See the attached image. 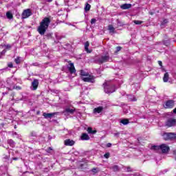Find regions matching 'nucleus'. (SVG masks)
I'll list each match as a JSON object with an SVG mask.
<instances>
[{
	"label": "nucleus",
	"mask_w": 176,
	"mask_h": 176,
	"mask_svg": "<svg viewBox=\"0 0 176 176\" xmlns=\"http://www.w3.org/2000/svg\"><path fill=\"white\" fill-rule=\"evenodd\" d=\"M17 157H14V158H13V160H17Z\"/></svg>",
	"instance_id": "obj_48"
},
{
	"label": "nucleus",
	"mask_w": 176,
	"mask_h": 176,
	"mask_svg": "<svg viewBox=\"0 0 176 176\" xmlns=\"http://www.w3.org/2000/svg\"><path fill=\"white\" fill-rule=\"evenodd\" d=\"M37 115H39V111H37Z\"/></svg>",
	"instance_id": "obj_49"
},
{
	"label": "nucleus",
	"mask_w": 176,
	"mask_h": 176,
	"mask_svg": "<svg viewBox=\"0 0 176 176\" xmlns=\"http://www.w3.org/2000/svg\"><path fill=\"white\" fill-rule=\"evenodd\" d=\"M91 173H93V174H97V173H98L99 170L98 168H93L91 170Z\"/></svg>",
	"instance_id": "obj_29"
},
{
	"label": "nucleus",
	"mask_w": 176,
	"mask_h": 176,
	"mask_svg": "<svg viewBox=\"0 0 176 176\" xmlns=\"http://www.w3.org/2000/svg\"><path fill=\"white\" fill-rule=\"evenodd\" d=\"M108 30L110 34H115V28H113V25H109Z\"/></svg>",
	"instance_id": "obj_20"
},
{
	"label": "nucleus",
	"mask_w": 176,
	"mask_h": 176,
	"mask_svg": "<svg viewBox=\"0 0 176 176\" xmlns=\"http://www.w3.org/2000/svg\"><path fill=\"white\" fill-rule=\"evenodd\" d=\"M109 156H111V153H106L104 155V157H105V159H109Z\"/></svg>",
	"instance_id": "obj_32"
},
{
	"label": "nucleus",
	"mask_w": 176,
	"mask_h": 176,
	"mask_svg": "<svg viewBox=\"0 0 176 176\" xmlns=\"http://www.w3.org/2000/svg\"><path fill=\"white\" fill-rule=\"evenodd\" d=\"M158 64L160 67H163V63L162 61L159 60Z\"/></svg>",
	"instance_id": "obj_41"
},
{
	"label": "nucleus",
	"mask_w": 176,
	"mask_h": 176,
	"mask_svg": "<svg viewBox=\"0 0 176 176\" xmlns=\"http://www.w3.org/2000/svg\"><path fill=\"white\" fill-rule=\"evenodd\" d=\"M65 146H74L75 145V141L71 139H67L64 141Z\"/></svg>",
	"instance_id": "obj_12"
},
{
	"label": "nucleus",
	"mask_w": 176,
	"mask_h": 176,
	"mask_svg": "<svg viewBox=\"0 0 176 176\" xmlns=\"http://www.w3.org/2000/svg\"><path fill=\"white\" fill-rule=\"evenodd\" d=\"M103 109H104V107H98L94 109V112L95 113H101V112H102Z\"/></svg>",
	"instance_id": "obj_16"
},
{
	"label": "nucleus",
	"mask_w": 176,
	"mask_h": 176,
	"mask_svg": "<svg viewBox=\"0 0 176 176\" xmlns=\"http://www.w3.org/2000/svg\"><path fill=\"white\" fill-rule=\"evenodd\" d=\"M168 79H170V75L168 74V72H166L164 75L163 80L165 83H167V82H168Z\"/></svg>",
	"instance_id": "obj_17"
},
{
	"label": "nucleus",
	"mask_w": 176,
	"mask_h": 176,
	"mask_svg": "<svg viewBox=\"0 0 176 176\" xmlns=\"http://www.w3.org/2000/svg\"><path fill=\"white\" fill-rule=\"evenodd\" d=\"M80 140H82V141H89L90 136H89L87 133H83L80 136Z\"/></svg>",
	"instance_id": "obj_14"
},
{
	"label": "nucleus",
	"mask_w": 176,
	"mask_h": 176,
	"mask_svg": "<svg viewBox=\"0 0 176 176\" xmlns=\"http://www.w3.org/2000/svg\"><path fill=\"white\" fill-rule=\"evenodd\" d=\"M120 8L123 10H126L130 9L131 8V4H130V3H124V4H122V6H120Z\"/></svg>",
	"instance_id": "obj_15"
},
{
	"label": "nucleus",
	"mask_w": 176,
	"mask_h": 176,
	"mask_svg": "<svg viewBox=\"0 0 176 176\" xmlns=\"http://www.w3.org/2000/svg\"><path fill=\"white\" fill-rule=\"evenodd\" d=\"M81 79L83 80V82H87L88 83H94L96 82L94 80V76L90 74H87V76L85 77H81Z\"/></svg>",
	"instance_id": "obj_5"
},
{
	"label": "nucleus",
	"mask_w": 176,
	"mask_h": 176,
	"mask_svg": "<svg viewBox=\"0 0 176 176\" xmlns=\"http://www.w3.org/2000/svg\"><path fill=\"white\" fill-rule=\"evenodd\" d=\"M6 17L8 20H12L13 19V14L10 11H8L6 12Z\"/></svg>",
	"instance_id": "obj_21"
},
{
	"label": "nucleus",
	"mask_w": 176,
	"mask_h": 176,
	"mask_svg": "<svg viewBox=\"0 0 176 176\" xmlns=\"http://www.w3.org/2000/svg\"><path fill=\"white\" fill-rule=\"evenodd\" d=\"M65 112H67V113H74V112H75V109H69V108H67L65 109Z\"/></svg>",
	"instance_id": "obj_24"
},
{
	"label": "nucleus",
	"mask_w": 176,
	"mask_h": 176,
	"mask_svg": "<svg viewBox=\"0 0 176 176\" xmlns=\"http://www.w3.org/2000/svg\"><path fill=\"white\" fill-rule=\"evenodd\" d=\"M38 86H39V80L38 79L33 80L32 82V90H36V89H38Z\"/></svg>",
	"instance_id": "obj_11"
},
{
	"label": "nucleus",
	"mask_w": 176,
	"mask_h": 176,
	"mask_svg": "<svg viewBox=\"0 0 176 176\" xmlns=\"http://www.w3.org/2000/svg\"><path fill=\"white\" fill-rule=\"evenodd\" d=\"M91 8V6L90 4H89V3H86L85 7V12H89V10H90Z\"/></svg>",
	"instance_id": "obj_23"
},
{
	"label": "nucleus",
	"mask_w": 176,
	"mask_h": 176,
	"mask_svg": "<svg viewBox=\"0 0 176 176\" xmlns=\"http://www.w3.org/2000/svg\"><path fill=\"white\" fill-rule=\"evenodd\" d=\"M175 104V101L173 100H168L165 102V105H164L166 109H171L174 108V105Z\"/></svg>",
	"instance_id": "obj_7"
},
{
	"label": "nucleus",
	"mask_w": 176,
	"mask_h": 176,
	"mask_svg": "<svg viewBox=\"0 0 176 176\" xmlns=\"http://www.w3.org/2000/svg\"><path fill=\"white\" fill-rule=\"evenodd\" d=\"M6 49H12V45H6Z\"/></svg>",
	"instance_id": "obj_42"
},
{
	"label": "nucleus",
	"mask_w": 176,
	"mask_h": 176,
	"mask_svg": "<svg viewBox=\"0 0 176 176\" xmlns=\"http://www.w3.org/2000/svg\"><path fill=\"white\" fill-rule=\"evenodd\" d=\"M57 112H54V113H43V116H44V118L45 119L50 118L52 119V116H54V115H57Z\"/></svg>",
	"instance_id": "obj_13"
},
{
	"label": "nucleus",
	"mask_w": 176,
	"mask_h": 176,
	"mask_svg": "<svg viewBox=\"0 0 176 176\" xmlns=\"http://www.w3.org/2000/svg\"><path fill=\"white\" fill-rule=\"evenodd\" d=\"M8 67L9 68H13V63H9L8 64Z\"/></svg>",
	"instance_id": "obj_38"
},
{
	"label": "nucleus",
	"mask_w": 176,
	"mask_h": 176,
	"mask_svg": "<svg viewBox=\"0 0 176 176\" xmlns=\"http://www.w3.org/2000/svg\"><path fill=\"white\" fill-rule=\"evenodd\" d=\"M97 21V20L96 19H92L91 20V24H95V23Z\"/></svg>",
	"instance_id": "obj_37"
},
{
	"label": "nucleus",
	"mask_w": 176,
	"mask_h": 176,
	"mask_svg": "<svg viewBox=\"0 0 176 176\" xmlns=\"http://www.w3.org/2000/svg\"><path fill=\"white\" fill-rule=\"evenodd\" d=\"M173 155H175V160H176V153H175V151H174V153H173Z\"/></svg>",
	"instance_id": "obj_46"
},
{
	"label": "nucleus",
	"mask_w": 176,
	"mask_h": 176,
	"mask_svg": "<svg viewBox=\"0 0 176 176\" xmlns=\"http://www.w3.org/2000/svg\"><path fill=\"white\" fill-rule=\"evenodd\" d=\"M151 149L153 151H160V146H153Z\"/></svg>",
	"instance_id": "obj_26"
},
{
	"label": "nucleus",
	"mask_w": 176,
	"mask_h": 176,
	"mask_svg": "<svg viewBox=\"0 0 176 176\" xmlns=\"http://www.w3.org/2000/svg\"><path fill=\"white\" fill-rule=\"evenodd\" d=\"M81 167H83V164H81Z\"/></svg>",
	"instance_id": "obj_51"
},
{
	"label": "nucleus",
	"mask_w": 176,
	"mask_h": 176,
	"mask_svg": "<svg viewBox=\"0 0 176 176\" xmlns=\"http://www.w3.org/2000/svg\"><path fill=\"white\" fill-rule=\"evenodd\" d=\"M80 75H81L82 78H85V77L87 76V75H89V73H87L83 70H81Z\"/></svg>",
	"instance_id": "obj_25"
},
{
	"label": "nucleus",
	"mask_w": 176,
	"mask_h": 176,
	"mask_svg": "<svg viewBox=\"0 0 176 176\" xmlns=\"http://www.w3.org/2000/svg\"><path fill=\"white\" fill-rule=\"evenodd\" d=\"M88 134H96L97 133V130H93V128L89 126L87 129Z\"/></svg>",
	"instance_id": "obj_18"
},
{
	"label": "nucleus",
	"mask_w": 176,
	"mask_h": 176,
	"mask_svg": "<svg viewBox=\"0 0 176 176\" xmlns=\"http://www.w3.org/2000/svg\"><path fill=\"white\" fill-rule=\"evenodd\" d=\"M69 66H67V68L69 69V72L70 74H75L76 72V69H75V65H74V63H72L71 60L68 62Z\"/></svg>",
	"instance_id": "obj_10"
},
{
	"label": "nucleus",
	"mask_w": 176,
	"mask_h": 176,
	"mask_svg": "<svg viewBox=\"0 0 176 176\" xmlns=\"http://www.w3.org/2000/svg\"><path fill=\"white\" fill-rule=\"evenodd\" d=\"M103 87L104 92L107 93V94H111V93H114V91H116L115 85H109L104 82Z\"/></svg>",
	"instance_id": "obj_2"
},
{
	"label": "nucleus",
	"mask_w": 176,
	"mask_h": 176,
	"mask_svg": "<svg viewBox=\"0 0 176 176\" xmlns=\"http://www.w3.org/2000/svg\"><path fill=\"white\" fill-rule=\"evenodd\" d=\"M151 14H153L151 12Z\"/></svg>",
	"instance_id": "obj_53"
},
{
	"label": "nucleus",
	"mask_w": 176,
	"mask_h": 176,
	"mask_svg": "<svg viewBox=\"0 0 176 176\" xmlns=\"http://www.w3.org/2000/svg\"><path fill=\"white\" fill-rule=\"evenodd\" d=\"M133 23H134V24H136V25H140L142 24V23H144V21L134 20Z\"/></svg>",
	"instance_id": "obj_27"
},
{
	"label": "nucleus",
	"mask_w": 176,
	"mask_h": 176,
	"mask_svg": "<svg viewBox=\"0 0 176 176\" xmlns=\"http://www.w3.org/2000/svg\"><path fill=\"white\" fill-rule=\"evenodd\" d=\"M173 113H176V107L173 109Z\"/></svg>",
	"instance_id": "obj_45"
},
{
	"label": "nucleus",
	"mask_w": 176,
	"mask_h": 176,
	"mask_svg": "<svg viewBox=\"0 0 176 176\" xmlns=\"http://www.w3.org/2000/svg\"><path fill=\"white\" fill-rule=\"evenodd\" d=\"M98 64H104V63H108L109 61V55H104L102 56L100 58H99L98 60Z\"/></svg>",
	"instance_id": "obj_8"
},
{
	"label": "nucleus",
	"mask_w": 176,
	"mask_h": 176,
	"mask_svg": "<svg viewBox=\"0 0 176 176\" xmlns=\"http://www.w3.org/2000/svg\"><path fill=\"white\" fill-rule=\"evenodd\" d=\"M31 16H32V10H31L30 8H28L23 11L21 14V19L24 20L25 19H28V17Z\"/></svg>",
	"instance_id": "obj_4"
},
{
	"label": "nucleus",
	"mask_w": 176,
	"mask_h": 176,
	"mask_svg": "<svg viewBox=\"0 0 176 176\" xmlns=\"http://www.w3.org/2000/svg\"><path fill=\"white\" fill-rule=\"evenodd\" d=\"M118 134H119V133H115V135H118Z\"/></svg>",
	"instance_id": "obj_50"
},
{
	"label": "nucleus",
	"mask_w": 176,
	"mask_h": 176,
	"mask_svg": "<svg viewBox=\"0 0 176 176\" xmlns=\"http://www.w3.org/2000/svg\"><path fill=\"white\" fill-rule=\"evenodd\" d=\"M52 151H53V148H52V147H48L47 149V152L48 153H50V152H52Z\"/></svg>",
	"instance_id": "obj_36"
},
{
	"label": "nucleus",
	"mask_w": 176,
	"mask_h": 176,
	"mask_svg": "<svg viewBox=\"0 0 176 176\" xmlns=\"http://www.w3.org/2000/svg\"><path fill=\"white\" fill-rule=\"evenodd\" d=\"M120 123L126 126V124H129V123H130V121H129V119H122L121 120Z\"/></svg>",
	"instance_id": "obj_22"
},
{
	"label": "nucleus",
	"mask_w": 176,
	"mask_h": 176,
	"mask_svg": "<svg viewBox=\"0 0 176 176\" xmlns=\"http://www.w3.org/2000/svg\"><path fill=\"white\" fill-rule=\"evenodd\" d=\"M113 171H119V166L118 165H115L113 166Z\"/></svg>",
	"instance_id": "obj_31"
},
{
	"label": "nucleus",
	"mask_w": 176,
	"mask_h": 176,
	"mask_svg": "<svg viewBox=\"0 0 176 176\" xmlns=\"http://www.w3.org/2000/svg\"><path fill=\"white\" fill-rule=\"evenodd\" d=\"M162 137L164 141H173V140H176V133L173 132L164 133Z\"/></svg>",
	"instance_id": "obj_3"
},
{
	"label": "nucleus",
	"mask_w": 176,
	"mask_h": 176,
	"mask_svg": "<svg viewBox=\"0 0 176 176\" xmlns=\"http://www.w3.org/2000/svg\"><path fill=\"white\" fill-rule=\"evenodd\" d=\"M47 2H53V0H47Z\"/></svg>",
	"instance_id": "obj_47"
},
{
	"label": "nucleus",
	"mask_w": 176,
	"mask_h": 176,
	"mask_svg": "<svg viewBox=\"0 0 176 176\" xmlns=\"http://www.w3.org/2000/svg\"><path fill=\"white\" fill-rule=\"evenodd\" d=\"M176 125V119L171 118H168L166 122H165V126L170 128V127H174V126Z\"/></svg>",
	"instance_id": "obj_6"
},
{
	"label": "nucleus",
	"mask_w": 176,
	"mask_h": 176,
	"mask_svg": "<svg viewBox=\"0 0 176 176\" xmlns=\"http://www.w3.org/2000/svg\"><path fill=\"white\" fill-rule=\"evenodd\" d=\"M167 23H168V20H167V19H164V21H163V24H167Z\"/></svg>",
	"instance_id": "obj_40"
},
{
	"label": "nucleus",
	"mask_w": 176,
	"mask_h": 176,
	"mask_svg": "<svg viewBox=\"0 0 176 176\" xmlns=\"http://www.w3.org/2000/svg\"><path fill=\"white\" fill-rule=\"evenodd\" d=\"M89 46H90V43H89V41H87L85 44V52H87V53L91 52V50H89Z\"/></svg>",
	"instance_id": "obj_19"
},
{
	"label": "nucleus",
	"mask_w": 176,
	"mask_h": 176,
	"mask_svg": "<svg viewBox=\"0 0 176 176\" xmlns=\"http://www.w3.org/2000/svg\"><path fill=\"white\" fill-rule=\"evenodd\" d=\"M160 151L162 153H168L170 152V146H167L166 144H162L160 145Z\"/></svg>",
	"instance_id": "obj_9"
},
{
	"label": "nucleus",
	"mask_w": 176,
	"mask_h": 176,
	"mask_svg": "<svg viewBox=\"0 0 176 176\" xmlns=\"http://www.w3.org/2000/svg\"><path fill=\"white\" fill-rule=\"evenodd\" d=\"M118 25H120V27H122L123 23H122L119 20H118Z\"/></svg>",
	"instance_id": "obj_39"
},
{
	"label": "nucleus",
	"mask_w": 176,
	"mask_h": 176,
	"mask_svg": "<svg viewBox=\"0 0 176 176\" xmlns=\"http://www.w3.org/2000/svg\"><path fill=\"white\" fill-rule=\"evenodd\" d=\"M163 71H166L164 69H162Z\"/></svg>",
	"instance_id": "obj_52"
},
{
	"label": "nucleus",
	"mask_w": 176,
	"mask_h": 176,
	"mask_svg": "<svg viewBox=\"0 0 176 176\" xmlns=\"http://www.w3.org/2000/svg\"><path fill=\"white\" fill-rule=\"evenodd\" d=\"M15 89H16V90H21V87H20V86H16V87H15Z\"/></svg>",
	"instance_id": "obj_43"
},
{
	"label": "nucleus",
	"mask_w": 176,
	"mask_h": 176,
	"mask_svg": "<svg viewBox=\"0 0 176 176\" xmlns=\"http://www.w3.org/2000/svg\"><path fill=\"white\" fill-rule=\"evenodd\" d=\"M122 50V47H117L116 53H118V52H120Z\"/></svg>",
	"instance_id": "obj_35"
},
{
	"label": "nucleus",
	"mask_w": 176,
	"mask_h": 176,
	"mask_svg": "<svg viewBox=\"0 0 176 176\" xmlns=\"http://www.w3.org/2000/svg\"><path fill=\"white\" fill-rule=\"evenodd\" d=\"M52 23V20H50V17H45L40 23V25L37 28V31L40 35H45V33L49 28V25Z\"/></svg>",
	"instance_id": "obj_1"
},
{
	"label": "nucleus",
	"mask_w": 176,
	"mask_h": 176,
	"mask_svg": "<svg viewBox=\"0 0 176 176\" xmlns=\"http://www.w3.org/2000/svg\"><path fill=\"white\" fill-rule=\"evenodd\" d=\"M163 43L166 46H168V45H170V41H163Z\"/></svg>",
	"instance_id": "obj_33"
},
{
	"label": "nucleus",
	"mask_w": 176,
	"mask_h": 176,
	"mask_svg": "<svg viewBox=\"0 0 176 176\" xmlns=\"http://www.w3.org/2000/svg\"><path fill=\"white\" fill-rule=\"evenodd\" d=\"M14 61H15L16 64H20V63H21V59L20 56L16 57L14 59Z\"/></svg>",
	"instance_id": "obj_28"
},
{
	"label": "nucleus",
	"mask_w": 176,
	"mask_h": 176,
	"mask_svg": "<svg viewBox=\"0 0 176 176\" xmlns=\"http://www.w3.org/2000/svg\"><path fill=\"white\" fill-rule=\"evenodd\" d=\"M107 148H111V146H112V144L108 143V144H107Z\"/></svg>",
	"instance_id": "obj_44"
},
{
	"label": "nucleus",
	"mask_w": 176,
	"mask_h": 176,
	"mask_svg": "<svg viewBox=\"0 0 176 176\" xmlns=\"http://www.w3.org/2000/svg\"><path fill=\"white\" fill-rule=\"evenodd\" d=\"M45 36H47V39H50V38H52V34L48 33L45 35Z\"/></svg>",
	"instance_id": "obj_34"
},
{
	"label": "nucleus",
	"mask_w": 176,
	"mask_h": 176,
	"mask_svg": "<svg viewBox=\"0 0 176 176\" xmlns=\"http://www.w3.org/2000/svg\"><path fill=\"white\" fill-rule=\"evenodd\" d=\"M8 144L10 145V146H13L14 145V141L13 140L10 139L8 140Z\"/></svg>",
	"instance_id": "obj_30"
}]
</instances>
